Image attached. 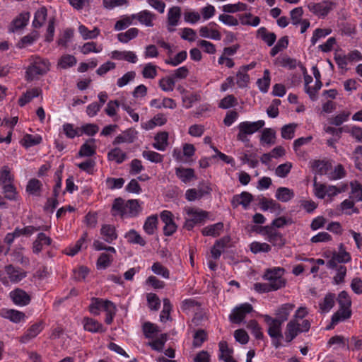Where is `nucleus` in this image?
Instances as JSON below:
<instances>
[{"label": "nucleus", "instance_id": "nucleus-2", "mask_svg": "<svg viewBox=\"0 0 362 362\" xmlns=\"http://www.w3.org/2000/svg\"><path fill=\"white\" fill-rule=\"evenodd\" d=\"M285 269L282 267H274L267 269L263 276L265 280H267L271 284L272 289L277 291L285 286L286 281L283 277Z\"/></svg>", "mask_w": 362, "mask_h": 362}, {"label": "nucleus", "instance_id": "nucleus-48", "mask_svg": "<svg viewBox=\"0 0 362 362\" xmlns=\"http://www.w3.org/2000/svg\"><path fill=\"white\" fill-rule=\"evenodd\" d=\"M125 238L130 243L138 244L141 246L146 245L144 239L134 229L129 230L126 235Z\"/></svg>", "mask_w": 362, "mask_h": 362}, {"label": "nucleus", "instance_id": "nucleus-5", "mask_svg": "<svg viewBox=\"0 0 362 362\" xmlns=\"http://www.w3.org/2000/svg\"><path fill=\"white\" fill-rule=\"evenodd\" d=\"M335 3L325 0L318 3L311 2L308 5L309 11L319 18H325L335 7Z\"/></svg>", "mask_w": 362, "mask_h": 362}, {"label": "nucleus", "instance_id": "nucleus-60", "mask_svg": "<svg viewBox=\"0 0 362 362\" xmlns=\"http://www.w3.org/2000/svg\"><path fill=\"white\" fill-rule=\"evenodd\" d=\"M5 317L9 319L11 322L18 323L24 319L25 314L16 310H8L6 311Z\"/></svg>", "mask_w": 362, "mask_h": 362}, {"label": "nucleus", "instance_id": "nucleus-23", "mask_svg": "<svg viewBox=\"0 0 362 362\" xmlns=\"http://www.w3.org/2000/svg\"><path fill=\"white\" fill-rule=\"evenodd\" d=\"M79 49L80 52L85 55L90 53L98 54L103 51V46L102 44H98L96 42L90 41L84 43L81 47H80Z\"/></svg>", "mask_w": 362, "mask_h": 362}, {"label": "nucleus", "instance_id": "nucleus-50", "mask_svg": "<svg viewBox=\"0 0 362 362\" xmlns=\"http://www.w3.org/2000/svg\"><path fill=\"white\" fill-rule=\"evenodd\" d=\"M3 193L6 199L9 200H16L17 192L13 182L2 185Z\"/></svg>", "mask_w": 362, "mask_h": 362}, {"label": "nucleus", "instance_id": "nucleus-51", "mask_svg": "<svg viewBox=\"0 0 362 362\" xmlns=\"http://www.w3.org/2000/svg\"><path fill=\"white\" fill-rule=\"evenodd\" d=\"M143 332L146 338H153L160 329L157 325L150 322H146L143 325Z\"/></svg>", "mask_w": 362, "mask_h": 362}, {"label": "nucleus", "instance_id": "nucleus-63", "mask_svg": "<svg viewBox=\"0 0 362 362\" xmlns=\"http://www.w3.org/2000/svg\"><path fill=\"white\" fill-rule=\"evenodd\" d=\"M180 37L188 42H194L197 38V32L191 28H184L181 30Z\"/></svg>", "mask_w": 362, "mask_h": 362}, {"label": "nucleus", "instance_id": "nucleus-53", "mask_svg": "<svg viewBox=\"0 0 362 362\" xmlns=\"http://www.w3.org/2000/svg\"><path fill=\"white\" fill-rule=\"evenodd\" d=\"M250 249L252 253L257 254L259 252H268L271 250V247L266 243H262L255 241L250 245Z\"/></svg>", "mask_w": 362, "mask_h": 362}, {"label": "nucleus", "instance_id": "nucleus-56", "mask_svg": "<svg viewBox=\"0 0 362 362\" xmlns=\"http://www.w3.org/2000/svg\"><path fill=\"white\" fill-rule=\"evenodd\" d=\"M270 81V72L268 69H265L263 76L257 80V84L260 90H267L269 87Z\"/></svg>", "mask_w": 362, "mask_h": 362}, {"label": "nucleus", "instance_id": "nucleus-54", "mask_svg": "<svg viewBox=\"0 0 362 362\" xmlns=\"http://www.w3.org/2000/svg\"><path fill=\"white\" fill-rule=\"evenodd\" d=\"M39 37V33L37 31H33L30 34L21 38L18 43L19 47H25L28 45L33 44Z\"/></svg>", "mask_w": 362, "mask_h": 362}, {"label": "nucleus", "instance_id": "nucleus-44", "mask_svg": "<svg viewBox=\"0 0 362 362\" xmlns=\"http://www.w3.org/2000/svg\"><path fill=\"white\" fill-rule=\"evenodd\" d=\"M187 53L186 51H181L174 57H169L165 60L166 64L176 66L186 60Z\"/></svg>", "mask_w": 362, "mask_h": 362}, {"label": "nucleus", "instance_id": "nucleus-62", "mask_svg": "<svg viewBox=\"0 0 362 362\" xmlns=\"http://www.w3.org/2000/svg\"><path fill=\"white\" fill-rule=\"evenodd\" d=\"M152 272L159 276L165 279H169L170 277V272L169 270L164 266H163L160 262H155L151 267Z\"/></svg>", "mask_w": 362, "mask_h": 362}, {"label": "nucleus", "instance_id": "nucleus-58", "mask_svg": "<svg viewBox=\"0 0 362 362\" xmlns=\"http://www.w3.org/2000/svg\"><path fill=\"white\" fill-rule=\"evenodd\" d=\"M142 156L146 160L155 163H160L163 160V155L153 151H144L142 152Z\"/></svg>", "mask_w": 362, "mask_h": 362}, {"label": "nucleus", "instance_id": "nucleus-36", "mask_svg": "<svg viewBox=\"0 0 362 362\" xmlns=\"http://www.w3.org/2000/svg\"><path fill=\"white\" fill-rule=\"evenodd\" d=\"M139 32L138 28H132L128 29L126 32L119 33L117 35V39L122 43H127L131 40L136 37Z\"/></svg>", "mask_w": 362, "mask_h": 362}, {"label": "nucleus", "instance_id": "nucleus-18", "mask_svg": "<svg viewBox=\"0 0 362 362\" xmlns=\"http://www.w3.org/2000/svg\"><path fill=\"white\" fill-rule=\"evenodd\" d=\"M5 270L10 281L13 283H18L26 276V272L14 267L11 264L6 266Z\"/></svg>", "mask_w": 362, "mask_h": 362}, {"label": "nucleus", "instance_id": "nucleus-7", "mask_svg": "<svg viewBox=\"0 0 362 362\" xmlns=\"http://www.w3.org/2000/svg\"><path fill=\"white\" fill-rule=\"evenodd\" d=\"M252 310L253 308L251 304L243 303L233 310L232 313L229 315V319L233 323H240L245 317L246 314L250 313Z\"/></svg>", "mask_w": 362, "mask_h": 362}, {"label": "nucleus", "instance_id": "nucleus-8", "mask_svg": "<svg viewBox=\"0 0 362 362\" xmlns=\"http://www.w3.org/2000/svg\"><path fill=\"white\" fill-rule=\"evenodd\" d=\"M181 8L179 6H173L170 8L167 13V30L172 33L175 30V28L180 22Z\"/></svg>", "mask_w": 362, "mask_h": 362}, {"label": "nucleus", "instance_id": "nucleus-21", "mask_svg": "<svg viewBox=\"0 0 362 362\" xmlns=\"http://www.w3.org/2000/svg\"><path fill=\"white\" fill-rule=\"evenodd\" d=\"M238 21L243 25L257 27L260 23V18L251 13H245L238 16Z\"/></svg>", "mask_w": 362, "mask_h": 362}, {"label": "nucleus", "instance_id": "nucleus-28", "mask_svg": "<svg viewBox=\"0 0 362 362\" xmlns=\"http://www.w3.org/2000/svg\"><path fill=\"white\" fill-rule=\"evenodd\" d=\"M134 14L131 15H123L117 21L115 24L114 29L116 31H120L127 28L131 25L135 24L134 23Z\"/></svg>", "mask_w": 362, "mask_h": 362}, {"label": "nucleus", "instance_id": "nucleus-42", "mask_svg": "<svg viewBox=\"0 0 362 362\" xmlns=\"http://www.w3.org/2000/svg\"><path fill=\"white\" fill-rule=\"evenodd\" d=\"M351 315L350 308H339V309L332 315V323H338L349 319Z\"/></svg>", "mask_w": 362, "mask_h": 362}, {"label": "nucleus", "instance_id": "nucleus-13", "mask_svg": "<svg viewBox=\"0 0 362 362\" xmlns=\"http://www.w3.org/2000/svg\"><path fill=\"white\" fill-rule=\"evenodd\" d=\"M109 56L115 60H124L133 64L136 63L138 60L136 54L132 51L115 50L111 52Z\"/></svg>", "mask_w": 362, "mask_h": 362}, {"label": "nucleus", "instance_id": "nucleus-27", "mask_svg": "<svg viewBox=\"0 0 362 362\" xmlns=\"http://www.w3.org/2000/svg\"><path fill=\"white\" fill-rule=\"evenodd\" d=\"M111 211L112 216L117 214L121 217L127 216V211L126 210V203H124V200L121 197L116 198L114 200Z\"/></svg>", "mask_w": 362, "mask_h": 362}, {"label": "nucleus", "instance_id": "nucleus-3", "mask_svg": "<svg viewBox=\"0 0 362 362\" xmlns=\"http://www.w3.org/2000/svg\"><path fill=\"white\" fill-rule=\"evenodd\" d=\"M265 322L268 325V334L272 338V344L276 349L281 346V339L284 335L281 332V324L273 320V317L268 315L264 316Z\"/></svg>", "mask_w": 362, "mask_h": 362}, {"label": "nucleus", "instance_id": "nucleus-59", "mask_svg": "<svg viewBox=\"0 0 362 362\" xmlns=\"http://www.w3.org/2000/svg\"><path fill=\"white\" fill-rule=\"evenodd\" d=\"M13 176L11 175L9 168L6 165L3 166L0 170V185L13 182Z\"/></svg>", "mask_w": 362, "mask_h": 362}, {"label": "nucleus", "instance_id": "nucleus-46", "mask_svg": "<svg viewBox=\"0 0 362 362\" xmlns=\"http://www.w3.org/2000/svg\"><path fill=\"white\" fill-rule=\"evenodd\" d=\"M186 213L190 216L197 223H201L207 216V213L204 211H197L193 208H186Z\"/></svg>", "mask_w": 362, "mask_h": 362}, {"label": "nucleus", "instance_id": "nucleus-16", "mask_svg": "<svg viewBox=\"0 0 362 362\" xmlns=\"http://www.w3.org/2000/svg\"><path fill=\"white\" fill-rule=\"evenodd\" d=\"M30 19V13L24 12L20 13L11 23L9 30L12 33L23 28L28 23Z\"/></svg>", "mask_w": 362, "mask_h": 362}, {"label": "nucleus", "instance_id": "nucleus-45", "mask_svg": "<svg viewBox=\"0 0 362 362\" xmlns=\"http://www.w3.org/2000/svg\"><path fill=\"white\" fill-rule=\"evenodd\" d=\"M87 238L88 233L84 232L80 239L76 243V244L67 249L66 254L69 256H74L76 254H77L82 248V246L86 241Z\"/></svg>", "mask_w": 362, "mask_h": 362}, {"label": "nucleus", "instance_id": "nucleus-4", "mask_svg": "<svg viewBox=\"0 0 362 362\" xmlns=\"http://www.w3.org/2000/svg\"><path fill=\"white\" fill-rule=\"evenodd\" d=\"M264 125V121L258 120L257 122H240L238 127L239 133L237 135V139L243 142H248L249 139L247 136L252 134L262 129Z\"/></svg>", "mask_w": 362, "mask_h": 362}, {"label": "nucleus", "instance_id": "nucleus-17", "mask_svg": "<svg viewBox=\"0 0 362 362\" xmlns=\"http://www.w3.org/2000/svg\"><path fill=\"white\" fill-rule=\"evenodd\" d=\"M136 132L132 129H128L122 134L117 136L113 141V144L117 145L122 143H133L136 138Z\"/></svg>", "mask_w": 362, "mask_h": 362}, {"label": "nucleus", "instance_id": "nucleus-35", "mask_svg": "<svg viewBox=\"0 0 362 362\" xmlns=\"http://www.w3.org/2000/svg\"><path fill=\"white\" fill-rule=\"evenodd\" d=\"M127 157V153L119 148L112 149L107 154V158L110 160L115 161L118 164L124 161Z\"/></svg>", "mask_w": 362, "mask_h": 362}, {"label": "nucleus", "instance_id": "nucleus-15", "mask_svg": "<svg viewBox=\"0 0 362 362\" xmlns=\"http://www.w3.org/2000/svg\"><path fill=\"white\" fill-rule=\"evenodd\" d=\"M253 199V196L247 192H243L240 194H237L233 196L231 204L233 208H236L239 205H242L244 209H247L251 202Z\"/></svg>", "mask_w": 362, "mask_h": 362}, {"label": "nucleus", "instance_id": "nucleus-6", "mask_svg": "<svg viewBox=\"0 0 362 362\" xmlns=\"http://www.w3.org/2000/svg\"><path fill=\"white\" fill-rule=\"evenodd\" d=\"M219 25L215 22H210L206 25L199 28V36L203 38H208L214 40H220L222 35L219 31Z\"/></svg>", "mask_w": 362, "mask_h": 362}, {"label": "nucleus", "instance_id": "nucleus-37", "mask_svg": "<svg viewBox=\"0 0 362 362\" xmlns=\"http://www.w3.org/2000/svg\"><path fill=\"white\" fill-rule=\"evenodd\" d=\"M127 216L130 217L136 216L141 211V208L137 199H129L126 202Z\"/></svg>", "mask_w": 362, "mask_h": 362}, {"label": "nucleus", "instance_id": "nucleus-32", "mask_svg": "<svg viewBox=\"0 0 362 362\" xmlns=\"http://www.w3.org/2000/svg\"><path fill=\"white\" fill-rule=\"evenodd\" d=\"M100 233L103 236L104 240L109 243L117 238L115 228L112 225H103L101 228Z\"/></svg>", "mask_w": 362, "mask_h": 362}, {"label": "nucleus", "instance_id": "nucleus-11", "mask_svg": "<svg viewBox=\"0 0 362 362\" xmlns=\"http://www.w3.org/2000/svg\"><path fill=\"white\" fill-rule=\"evenodd\" d=\"M351 260V255L348 252H334L331 259L327 262V267L329 269H334L337 267V263H347L349 262Z\"/></svg>", "mask_w": 362, "mask_h": 362}, {"label": "nucleus", "instance_id": "nucleus-20", "mask_svg": "<svg viewBox=\"0 0 362 362\" xmlns=\"http://www.w3.org/2000/svg\"><path fill=\"white\" fill-rule=\"evenodd\" d=\"M259 205L263 211L270 210L272 212L281 213V205L272 199L262 197L259 200Z\"/></svg>", "mask_w": 362, "mask_h": 362}, {"label": "nucleus", "instance_id": "nucleus-9", "mask_svg": "<svg viewBox=\"0 0 362 362\" xmlns=\"http://www.w3.org/2000/svg\"><path fill=\"white\" fill-rule=\"evenodd\" d=\"M9 296L13 303L19 306H25L31 300L30 296L21 288H16L11 291Z\"/></svg>", "mask_w": 362, "mask_h": 362}, {"label": "nucleus", "instance_id": "nucleus-49", "mask_svg": "<svg viewBox=\"0 0 362 362\" xmlns=\"http://www.w3.org/2000/svg\"><path fill=\"white\" fill-rule=\"evenodd\" d=\"M182 99L183 105L186 108H189L192 106L194 102L199 100V95L194 92H182Z\"/></svg>", "mask_w": 362, "mask_h": 362}, {"label": "nucleus", "instance_id": "nucleus-61", "mask_svg": "<svg viewBox=\"0 0 362 362\" xmlns=\"http://www.w3.org/2000/svg\"><path fill=\"white\" fill-rule=\"evenodd\" d=\"M236 83L238 88H246L250 82V76L247 73L242 72L238 69L236 74Z\"/></svg>", "mask_w": 362, "mask_h": 362}, {"label": "nucleus", "instance_id": "nucleus-22", "mask_svg": "<svg viewBox=\"0 0 362 362\" xmlns=\"http://www.w3.org/2000/svg\"><path fill=\"white\" fill-rule=\"evenodd\" d=\"M84 329L90 332H105V329L101 323L93 318H84Z\"/></svg>", "mask_w": 362, "mask_h": 362}, {"label": "nucleus", "instance_id": "nucleus-24", "mask_svg": "<svg viewBox=\"0 0 362 362\" xmlns=\"http://www.w3.org/2000/svg\"><path fill=\"white\" fill-rule=\"evenodd\" d=\"M257 36L260 37L269 47L272 46L276 40V34L269 33L265 27H261L257 30Z\"/></svg>", "mask_w": 362, "mask_h": 362}, {"label": "nucleus", "instance_id": "nucleus-39", "mask_svg": "<svg viewBox=\"0 0 362 362\" xmlns=\"http://www.w3.org/2000/svg\"><path fill=\"white\" fill-rule=\"evenodd\" d=\"M260 141L262 144L269 145L274 144L276 143V132L271 128H265L263 129Z\"/></svg>", "mask_w": 362, "mask_h": 362}, {"label": "nucleus", "instance_id": "nucleus-19", "mask_svg": "<svg viewBox=\"0 0 362 362\" xmlns=\"http://www.w3.org/2000/svg\"><path fill=\"white\" fill-rule=\"evenodd\" d=\"M78 33L84 40H93L97 38L100 34V30L95 27L93 30H89L86 25L81 24L78 28Z\"/></svg>", "mask_w": 362, "mask_h": 362}, {"label": "nucleus", "instance_id": "nucleus-30", "mask_svg": "<svg viewBox=\"0 0 362 362\" xmlns=\"http://www.w3.org/2000/svg\"><path fill=\"white\" fill-rule=\"evenodd\" d=\"M312 166L316 173L320 175H328L329 171L332 169L331 163L325 160H314Z\"/></svg>", "mask_w": 362, "mask_h": 362}, {"label": "nucleus", "instance_id": "nucleus-40", "mask_svg": "<svg viewBox=\"0 0 362 362\" xmlns=\"http://www.w3.org/2000/svg\"><path fill=\"white\" fill-rule=\"evenodd\" d=\"M335 295L334 293H327L323 299V301L320 303V309L322 313H327L329 311L334 305Z\"/></svg>", "mask_w": 362, "mask_h": 362}, {"label": "nucleus", "instance_id": "nucleus-25", "mask_svg": "<svg viewBox=\"0 0 362 362\" xmlns=\"http://www.w3.org/2000/svg\"><path fill=\"white\" fill-rule=\"evenodd\" d=\"M42 330V322H40L33 324L27 332L21 337V341L25 343L30 339L35 338Z\"/></svg>", "mask_w": 362, "mask_h": 362}, {"label": "nucleus", "instance_id": "nucleus-41", "mask_svg": "<svg viewBox=\"0 0 362 362\" xmlns=\"http://www.w3.org/2000/svg\"><path fill=\"white\" fill-rule=\"evenodd\" d=\"M158 217L156 215H152L148 217L144 225V231L148 235H153L157 229Z\"/></svg>", "mask_w": 362, "mask_h": 362}, {"label": "nucleus", "instance_id": "nucleus-14", "mask_svg": "<svg viewBox=\"0 0 362 362\" xmlns=\"http://www.w3.org/2000/svg\"><path fill=\"white\" fill-rule=\"evenodd\" d=\"M300 324L295 320H291L287 325L284 332L285 339L287 342L293 340L300 333Z\"/></svg>", "mask_w": 362, "mask_h": 362}, {"label": "nucleus", "instance_id": "nucleus-64", "mask_svg": "<svg viewBox=\"0 0 362 362\" xmlns=\"http://www.w3.org/2000/svg\"><path fill=\"white\" fill-rule=\"evenodd\" d=\"M346 171L342 165L338 164L334 170L328 174V178L330 180H336L343 178L346 176Z\"/></svg>", "mask_w": 362, "mask_h": 362}, {"label": "nucleus", "instance_id": "nucleus-26", "mask_svg": "<svg viewBox=\"0 0 362 362\" xmlns=\"http://www.w3.org/2000/svg\"><path fill=\"white\" fill-rule=\"evenodd\" d=\"M155 142L153 146L159 151H165L168 145V133L167 132H160L155 136Z\"/></svg>", "mask_w": 362, "mask_h": 362}, {"label": "nucleus", "instance_id": "nucleus-33", "mask_svg": "<svg viewBox=\"0 0 362 362\" xmlns=\"http://www.w3.org/2000/svg\"><path fill=\"white\" fill-rule=\"evenodd\" d=\"M175 174L185 183L195 177L194 171L192 168H177Z\"/></svg>", "mask_w": 362, "mask_h": 362}, {"label": "nucleus", "instance_id": "nucleus-12", "mask_svg": "<svg viewBox=\"0 0 362 362\" xmlns=\"http://www.w3.org/2000/svg\"><path fill=\"white\" fill-rule=\"evenodd\" d=\"M294 308L295 305L293 303L282 304L276 310V317L273 318V320L277 321L278 322L282 325L288 319V316Z\"/></svg>", "mask_w": 362, "mask_h": 362}, {"label": "nucleus", "instance_id": "nucleus-10", "mask_svg": "<svg viewBox=\"0 0 362 362\" xmlns=\"http://www.w3.org/2000/svg\"><path fill=\"white\" fill-rule=\"evenodd\" d=\"M134 20L145 25L146 27H153L154 21L156 19V15L148 10H143L139 13H134Z\"/></svg>", "mask_w": 362, "mask_h": 362}, {"label": "nucleus", "instance_id": "nucleus-38", "mask_svg": "<svg viewBox=\"0 0 362 362\" xmlns=\"http://www.w3.org/2000/svg\"><path fill=\"white\" fill-rule=\"evenodd\" d=\"M41 142L42 137L40 135L34 136L29 134H25L21 141L22 146L26 148L40 144Z\"/></svg>", "mask_w": 362, "mask_h": 362}, {"label": "nucleus", "instance_id": "nucleus-57", "mask_svg": "<svg viewBox=\"0 0 362 362\" xmlns=\"http://www.w3.org/2000/svg\"><path fill=\"white\" fill-rule=\"evenodd\" d=\"M175 83V80L172 75L165 76L159 81V86L162 90H173Z\"/></svg>", "mask_w": 362, "mask_h": 362}, {"label": "nucleus", "instance_id": "nucleus-31", "mask_svg": "<svg viewBox=\"0 0 362 362\" xmlns=\"http://www.w3.org/2000/svg\"><path fill=\"white\" fill-rule=\"evenodd\" d=\"M275 196L278 200L287 202L294 197V192L288 187H280L276 189Z\"/></svg>", "mask_w": 362, "mask_h": 362}, {"label": "nucleus", "instance_id": "nucleus-55", "mask_svg": "<svg viewBox=\"0 0 362 362\" xmlns=\"http://www.w3.org/2000/svg\"><path fill=\"white\" fill-rule=\"evenodd\" d=\"M332 33L331 29L317 28L314 30L310 42L315 45L321 38H324Z\"/></svg>", "mask_w": 362, "mask_h": 362}, {"label": "nucleus", "instance_id": "nucleus-1", "mask_svg": "<svg viewBox=\"0 0 362 362\" xmlns=\"http://www.w3.org/2000/svg\"><path fill=\"white\" fill-rule=\"evenodd\" d=\"M50 68L48 59L33 55L29 58V65L25 71L27 81H33L47 73Z\"/></svg>", "mask_w": 362, "mask_h": 362}, {"label": "nucleus", "instance_id": "nucleus-43", "mask_svg": "<svg viewBox=\"0 0 362 362\" xmlns=\"http://www.w3.org/2000/svg\"><path fill=\"white\" fill-rule=\"evenodd\" d=\"M42 183L40 180L35 178L30 180L26 186V191L32 195H40V192L42 188Z\"/></svg>", "mask_w": 362, "mask_h": 362}, {"label": "nucleus", "instance_id": "nucleus-47", "mask_svg": "<svg viewBox=\"0 0 362 362\" xmlns=\"http://www.w3.org/2000/svg\"><path fill=\"white\" fill-rule=\"evenodd\" d=\"M247 5L242 2L237 4H228L222 6V10L225 13H233L238 11H245L247 10Z\"/></svg>", "mask_w": 362, "mask_h": 362}, {"label": "nucleus", "instance_id": "nucleus-29", "mask_svg": "<svg viewBox=\"0 0 362 362\" xmlns=\"http://www.w3.org/2000/svg\"><path fill=\"white\" fill-rule=\"evenodd\" d=\"M47 16V8L44 6L40 8L38 10L36 11L34 15V19L33 21V26L35 28H41Z\"/></svg>", "mask_w": 362, "mask_h": 362}, {"label": "nucleus", "instance_id": "nucleus-34", "mask_svg": "<svg viewBox=\"0 0 362 362\" xmlns=\"http://www.w3.org/2000/svg\"><path fill=\"white\" fill-rule=\"evenodd\" d=\"M223 229V223L218 222L213 225L208 226L203 228L202 234L204 236L216 237L220 235V232Z\"/></svg>", "mask_w": 362, "mask_h": 362}, {"label": "nucleus", "instance_id": "nucleus-52", "mask_svg": "<svg viewBox=\"0 0 362 362\" xmlns=\"http://www.w3.org/2000/svg\"><path fill=\"white\" fill-rule=\"evenodd\" d=\"M76 64V59L71 54H64L59 60L58 66L62 69L74 66Z\"/></svg>", "mask_w": 362, "mask_h": 362}]
</instances>
